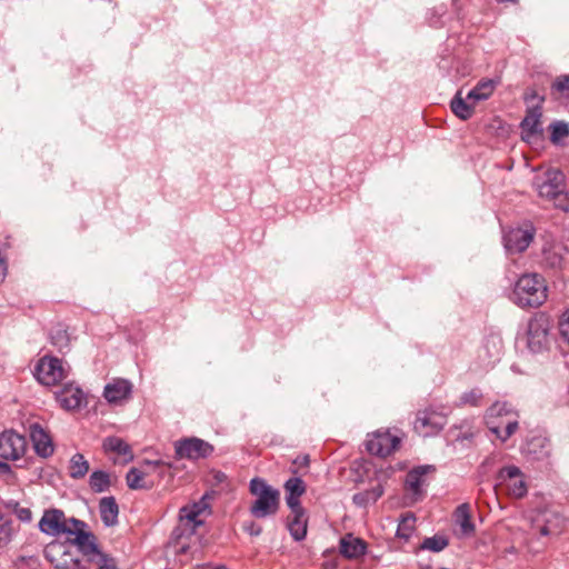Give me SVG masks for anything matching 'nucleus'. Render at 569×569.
Instances as JSON below:
<instances>
[{
  "label": "nucleus",
  "instance_id": "nucleus-22",
  "mask_svg": "<svg viewBox=\"0 0 569 569\" xmlns=\"http://www.w3.org/2000/svg\"><path fill=\"white\" fill-rule=\"evenodd\" d=\"M210 509L209 503L207 502V495H204L199 501L192 503L191 506H184L179 510L180 520H187L193 525V528H197L203 523V520L199 519V517Z\"/></svg>",
  "mask_w": 569,
  "mask_h": 569
},
{
  "label": "nucleus",
  "instance_id": "nucleus-5",
  "mask_svg": "<svg viewBox=\"0 0 569 569\" xmlns=\"http://www.w3.org/2000/svg\"><path fill=\"white\" fill-rule=\"evenodd\" d=\"M533 187L540 198L559 202L566 189V176L557 168H550L533 180Z\"/></svg>",
  "mask_w": 569,
  "mask_h": 569
},
{
  "label": "nucleus",
  "instance_id": "nucleus-45",
  "mask_svg": "<svg viewBox=\"0 0 569 569\" xmlns=\"http://www.w3.org/2000/svg\"><path fill=\"white\" fill-rule=\"evenodd\" d=\"M92 566H96V569H118L116 560L110 555L103 557Z\"/></svg>",
  "mask_w": 569,
  "mask_h": 569
},
{
  "label": "nucleus",
  "instance_id": "nucleus-35",
  "mask_svg": "<svg viewBox=\"0 0 569 569\" xmlns=\"http://www.w3.org/2000/svg\"><path fill=\"white\" fill-rule=\"evenodd\" d=\"M127 485L132 490L147 489L144 483V472L140 469L132 467L126 476Z\"/></svg>",
  "mask_w": 569,
  "mask_h": 569
},
{
  "label": "nucleus",
  "instance_id": "nucleus-40",
  "mask_svg": "<svg viewBox=\"0 0 569 569\" xmlns=\"http://www.w3.org/2000/svg\"><path fill=\"white\" fill-rule=\"evenodd\" d=\"M415 516L408 515L402 518L401 522L398 526L397 536L399 538L409 539L415 529Z\"/></svg>",
  "mask_w": 569,
  "mask_h": 569
},
{
  "label": "nucleus",
  "instance_id": "nucleus-27",
  "mask_svg": "<svg viewBox=\"0 0 569 569\" xmlns=\"http://www.w3.org/2000/svg\"><path fill=\"white\" fill-rule=\"evenodd\" d=\"M497 84L498 81L492 79H482L467 93V99L473 103L487 100L492 96Z\"/></svg>",
  "mask_w": 569,
  "mask_h": 569
},
{
  "label": "nucleus",
  "instance_id": "nucleus-46",
  "mask_svg": "<svg viewBox=\"0 0 569 569\" xmlns=\"http://www.w3.org/2000/svg\"><path fill=\"white\" fill-rule=\"evenodd\" d=\"M14 515L22 522H30L32 519V512L27 507H20L19 505L14 508Z\"/></svg>",
  "mask_w": 569,
  "mask_h": 569
},
{
  "label": "nucleus",
  "instance_id": "nucleus-39",
  "mask_svg": "<svg viewBox=\"0 0 569 569\" xmlns=\"http://www.w3.org/2000/svg\"><path fill=\"white\" fill-rule=\"evenodd\" d=\"M51 343L60 351L69 348V337L64 329L58 328L50 333Z\"/></svg>",
  "mask_w": 569,
  "mask_h": 569
},
{
  "label": "nucleus",
  "instance_id": "nucleus-2",
  "mask_svg": "<svg viewBox=\"0 0 569 569\" xmlns=\"http://www.w3.org/2000/svg\"><path fill=\"white\" fill-rule=\"evenodd\" d=\"M249 490L256 500L250 506V513L258 519L274 516L280 506V492L264 479L256 477L250 480Z\"/></svg>",
  "mask_w": 569,
  "mask_h": 569
},
{
  "label": "nucleus",
  "instance_id": "nucleus-18",
  "mask_svg": "<svg viewBox=\"0 0 569 569\" xmlns=\"http://www.w3.org/2000/svg\"><path fill=\"white\" fill-rule=\"evenodd\" d=\"M443 426L445 418L441 415L429 410L419 412L413 425L415 430L423 437L438 433Z\"/></svg>",
  "mask_w": 569,
  "mask_h": 569
},
{
  "label": "nucleus",
  "instance_id": "nucleus-38",
  "mask_svg": "<svg viewBox=\"0 0 569 569\" xmlns=\"http://www.w3.org/2000/svg\"><path fill=\"white\" fill-rule=\"evenodd\" d=\"M448 546V539L443 536H433L426 538L421 545L422 549L439 552Z\"/></svg>",
  "mask_w": 569,
  "mask_h": 569
},
{
  "label": "nucleus",
  "instance_id": "nucleus-55",
  "mask_svg": "<svg viewBox=\"0 0 569 569\" xmlns=\"http://www.w3.org/2000/svg\"><path fill=\"white\" fill-rule=\"evenodd\" d=\"M217 480L221 481L222 479L226 478V475L222 473V472H218L217 476H216Z\"/></svg>",
  "mask_w": 569,
  "mask_h": 569
},
{
  "label": "nucleus",
  "instance_id": "nucleus-53",
  "mask_svg": "<svg viewBox=\"0 0 569 569\" xmlns=\"http://www.w3.org/2000/svg\"><path fill=\"white\" fill-rule=\"evenodd\" d=\"M11 471V467L7 462L0 461V472L7 473Z\"/></svg>",
  "mask_w": 569,
  "mask_h": 569
},
{
  "label": "nucleus",
  "instance_id": "nucleus-29",
  "mask_svg": "<svg viewBox=\"0 0 569 569\" xmlns=\"http://www.w3.org/2000/svg\"><path fill=\"white\" fill-rule=\"evenodd\" d=\"M455 521L463 536H470L475 532V525L471 520L470 506L468 503H461L457 507Z\"/></svg>",
  "mask_w": 569,
  "mask_h": 569
},
{
  "label": "nucleus",
  "instance_id": "nucleus-24",
  "mask_svg": "<svg viewBox=\"0 0 569 569\" xmlns=\"http://www.w3.org/2000/svg\"><path fill=\"white\" fill-rule=\"evenodd\" d=\"M284 489L287 492L286 502L289 509H297L302 507L299 498L306 492V485L299 477L289 478L284 482Z\"/></svg>",
  "mask_w": 569,
  "mask_h": 569
},
{
  "label": "nucleus",
  "instance_id": "nucleus-23",
  "mask_svg": "<svg viewBox=\"0 0 569 569\" xmlns=\"http://www.w3.org/2000/svg\"><path fill=\"white\" fill-rule=\"evenodd\" d=\"M367 551L366 542L349 533L340 540V553L348 559H357Z\"/></svg>",
  "mask_w": 569,
  "mask_h": 569
},
{
  "label": "nucleus",
  "instance_id": "nucleus-21",
  "mask_svg": "<svg viewBox=\"0 0 569 569\" xmlns=\"http://www.w3.org/2000/svg\"><path fill=\"white\" fill-rule=\"evenodd\" d=\"M287 528L296 541H301L307 536L308 517L303 507L290 509Z\"/></svg>",
  "mask_w": 569,
  "mask_h": 569
},
{
  "label": "nucleus",
  "instance_id": "nucleus-12",
  "mask_svg": "<svg viewBox=\"0 0 569 569\" xmlns=\"http://www.w3.org/2000/svg\"><path fill=\"white\" fill-rule=\"evenodd\" d=\"M400 445V439L390 432H376L366 441V449L369 453L378 457L391 455Z\"/></svg>",
  "mask_w": 569,
  "mask_h": 569
},
{
  "label": "nucleus",
  "instance_id": "nucleus-31",
  "mask_svg": "<svg viewBox=\"0 0 569 569\" xmlns=\"http://www.w3.org/2000/svg\"><path fill=\"white\" fill-rule=\"evenodd\" d=\"M469 99L461 97V91H458L450 102L451 111L461 120H468L473 114V102L469 103Z\"/></svg>",
  "mask_w": 569,
  "mask_h": 569
},
{
  "label": "nucleus",
  "instance_id": "nucleus-52",
  "mask_svg": "<svg viewBox=\"0 0 569 569\" xmlns=\"http://www.w3.org/2000/svg\"><path fill=\"white\" fill-rule=\"evenodd\" d=\"M72 520H77V519L76 518H69V519L66 518V522H69L68 528L71 529L70 530L71 532H66V533L69 536H72V538H73V537H76V530L73 529L74 526L72 523Z\"/></svg>",
  "mask_w": 569,
  "mask_h": 569
},
{
  "label": "nucleus",
  "instance_id": "nucleus-7",
  "mask_svg": "<svg viewBox=\"0 0 569 569\" xmlns=\"http://www.w3.org/2000/svg\"><path fill=\"white\" fill-rule=\"evenodd\" d=\"M71 545L67 542H50L43 550L44 558L54 569H89L81 559L70 550Z\"/></svg>",
  "mask_w": 569,
  "mask_h": 569
},
{
  "label": "nucleus",
  "instance_id": "nucleus-34",
  "mask_svg": "<svg viewBox=\"0 0 569 569\" xmlns=\"http://www.w3.org/2000/svg\"><path fill=\"white\" fill-rule=\"evenodd\" d=\"M89 486L97 493L104 492L110 487V477L106 471L94 470L90 475Z\"/></svg>",
  "mask_w": 569,
  "mask_h": 569
},
{
  "label": "nucleus",
  "instance_id": "nucleus-42",
  "mask_svg": "<svg viewBox=\"0 0 569 569\" xmlns=\"http://www.w3.org/2000/svg\"><path fill=\"white\" fill-rule=\"evenodd\" d=\"M558 327L562 339L569 345V309L561 315Z\"/></svg>",
  "mask_w": 569,
  "mask_h": 569
},
{
  "label": "nucleus",
  "instance_id": "nucleus-20",
  "mask_svg": "<svg viewBox=\"0 0 569 569\" xmlns=\"http://www.w3.org/2000/svg\"><path fill=\"white\" fill-rule=\"evenodd\" d=\"M435 471L431 465L418 466L410 470L406 476V488L416 497L423 495L422 487L427 483L426 477L429 472Z\"/></svg>",
  "mask_w": 569,
  "mask_h": 569
},
{
  "label": "nucleus",
  "instance_id": "nucleus-49",
  "mask_svg": "<svg viewBox=\"0 0 569 569\" xmlns=\"http://www.w3.org/2000/svg\"><path fill=\"white\" fill-rule=\"evenodd\" d=\"M244 530L253 537L260 536L262 532V527L254 521H250L249 523H244Z\"/></svg>",
  "mask_w": 569,
  "mask_h": 569
},
{
  "label": "nucleus",
  "instance_id": "nucleus-19",
  "mask_svg": "<svg viewBox=\"0 0 569 569\" xmlns=\"http://www.w3.org/2000/svg\"><path fill=\"white\" fill-rule=\"evenodd\" d=\"M54 395L58 403L67 411L77 410L86 403V395L78 386L66 385Z\"/></svg>",
  "mask_w": 569,
  "mask_h": 569
},
{
  "label": "nucleus",
  "instance_id": "nucleus-36",
  "mask_svg": "<svg viewBox=\"0 0 569 569\" xmlns=\"http://www.w3.org/2000/svg\"><path fill=\"white\" fill-rule=\"evenodd\" d=\"M550 141L553 144L560 143L561 140L569 137V126L563 121H555L549 126Z\"/></svg>",
  "mask_w": 569,
  "mask_h": 569
},
{
  "label": "nucleus",
  "instance_id": "nucleus-28",
  "mask_svg": "<svg viewBox=\"0 0 569 569\" xmlns=\"http://www.w3.org/2000/svg\"><path fill=\"white\" fill-rule=\"evenodd\" d=\"M102 448L106 452H114L124 457L126 461L133 459L131 447L122 439L116 436L107 437L103 440Z\"/></svg>",
  "mask_w": 569,
  "mask_h": 569
},
{
  "label": "nucleus",
  "instance_id": "nucleus-51",
  "mask_svg": "<svg viewBox=\"0 0 569 569\" xmlns=\"http://www.w3.org/2000/svg\"><path fill=\"white\" fill-rule=\"evenodd\" d=\"M7 276V262L0 257V283H2Z\"/></svg>",
  "mask_w": 569,
  "mask_h": 569
},
{
  "label": "nucleus",
  "instance_id": "nucleus-41",
  "mask_svg": "<svg viewBox=\"0 0 569 569\" xmlns=\"http://www.w3.org/2000/svg\"><path fill=\"white\" fill-rule=\"evenodd\" d=\"M551 90L569 101V74L558 77L552 83Z\"/></svg>",
  "mask_w": 569,
  "mask_h": 569
},
{
  "label": "nucleus",
  "instance_id": "nucleus-8",
  "mask_svg": "<svg viewBox=\"0 0 569 569\" xmlns=\"http://www.w3.org/2000/svg\"><path fill=\"white\" fill-rule=\"evenodd\" d=\"M566 519L556 511H539L531 519V533L539 537H555L561 533Z\"/></svg>",
  "mask_w": 569,
  "mask_h": 569
},
{
  "label": "nucleus",
  "instance_id": "nucleus-14",
  "mask_svg": "<svg viewBox=\"0 0 569 569\" xmlns=\"http://www.w3.org/2000/svg\"><path fill=\"white\" fill-rule=\"evenodd\" d=\"M66 522L64 513L59 509L46 510L39 521V529L41 532L49 536H60L63 532H71Z\"/></svg>",
  "mask_w": 569,
  "mask_h": 569
},
{
  "label": "nucleus",
  "instance_id": "nucleus-17",
  "mask_svg": "<svg viewBox=\"0 0 569 569\" xmlns=\"http://www.w3.org/2000/svg\"><path fill=\"white\" fill-rule=\"evenodd\" d=\"M29 436L38 456L49 458L53 455L54 445L52 438L38 422H33L29 426Z\"/></svg>",
  "mask_w": 569,
  "mask_h": 569
},
{
  "label": "nucleus",
  "instance_id": "nucleus-15",
  "mask_svg": "<svg viewBox=\"0 0 569 569\" xmlns=\"http://www.w3.org/2000/svg\"><path fill=\"white\" fill-rule=\"evenodd\" d=\"M133 386L123 378H114L104 386L103 397L111 405H122L131 398Z\"/></svg>",
  "mask_w": 569,
  "mask_h": 569
},
{
  "label": "nucleus",
  "instance_id": "nucleus-11",
  "mask_svg": "<svg viewBox=\"0 0 569 569\" xmlns=\"http://www.w3.org/2000/svg\"><path fill=\"white\" fill-rule=\"evenodd\" d=\"M27 449V440L13 430H4L0 433V458L4 460L20 459Z\"/></svg>",
  "mask_w": 569,
  "mask_h": 569
},
{
  "label": "nucleus",
  "instance_id": "nucleus-13",
  "mask_svg": "<svg viewBox=\"0 0 569 569\" xmlns=\"http://www.w3.org/2000/svg\"><path fill=\"white\" fill-rule=\"evenodd\" d=\"M535 237V228L529 226L526 229H510L503 236L505 248L509 253L523 252L532 242Z\"/></svg>",
  "mask_w": 569,
  "mask_h": 569
},
{
  "label": "nucleus",
  "instance_id": "nucleus-32",
  "mask_svg": "<svg viewBox=\"0 0 569 569\" xmlns=\"http://www.w3.org/2000/svg\"><path fill=\"white\" fill-rule=\"evenodd\" d=\"M510 416H516L511 406L508 402H496L490 406L486 411V423L489 427L490 421H501Z\"/></svg>",
  "mask_w": 569,
  "mask_h": 569
},
{
  "label": "nucleus",
  "instance_id": "nucleus-56",
  "mask_svg": "<svg viewBox=\"0 0 569 569\" xmlns=\"http://www.w3.org/2000/svg\"><path fill=\"white\" fill-rule=\"evenodd\" d=\"M213 569H228V568H226L224 566H218V567H216Z\"/></svg>",
  "mask_w": 569,
  "mask_h": 569
},
{
  "label": "nucleus",
  "instance_id": "nucleus-26",
  "mask_svg": "<svg viewBox=\"0 0 569 569\" xmlns=\"http://www.w3.org/2000/svg\"><path fill=\"white\" fill-rule=\"evenodd\" d=\"M99 511L101 520L107 527H111L117 523L119 507L114 497H103L99 502Z\"/></svg>",
  "mask_w": 569,
  "mask_h": 569
},
{
  "label": "nucleus",
  "instance_id": "nucleus-1",
  "mask_svg": "<svg viewBox=\"0 0 569 569\" xmlns=\"http://www.w3.org/2000/svg\"><path fill=\"white\" fill-rule=\"evenodd\" d=\"M548 298V286L545 278L536 272L525 273L516 281L511 301L520 308H538Z\"/></svg>",
  "mask_w": 569,
  "mask_h": 569
},
{
  "label": "nucleus",
  "instance_id": "nucleus-33",
  "mask_svg": "<svg viewBox=\"0 0 569 569\" xmlns=\"http://www.w3.org/2000/svg\"><path fill=\"white\" fill-rule=\"evenodd\" d=\"M89 462L82 453H74L69 461V476L72 479H82L89 471Z\"/></svg>",
  "mask_w": 569,
  "mask_h": 569
},
{
  "label": "nucleus",
  "instance_id": "nucleus-54",
  "mask_svg": "<svg viewBox=\"0 0 569 569\" xmlns=\"http://www.w3.org/2000/svg\"><path fill=\"white\" fill-rule=\"evenodd\" d=\"M493 462H495V457H493V456H492V457H488V458H486V459H485V461L482 462V466H483V467H485V466H490V465H491V463H493Z\"/></svg>",
  "mask_w": 569,
  "mask_h": 569
},
{
  "label": "nucleus",
  "instance_id": "nucleus-3",
  "mask_svg": "<svg viewBox=\"0 0 569 569\" xmlns=\"http://www.w3.org/2000/svg\"><path fill=\"white\" fill-rule=\"evenodd\" d=\"M73 529L76 530V537L68 538V542L71 546H76L78 551L83 557V563L89 567V565H93L99 561L103 557L108 556V553L103 552L97 542V537L87 531V523L82 520H72Z\"/></svg>",
  "mask_w": 569,
  "mask_h": 569
},
{
  "label": "nucleus",
  "instance_id": "nucleus-16",
  "mask_svg": "<svg viewBox=\"0 0 569 569\" xmlns=\"http://www.w3.org/2000/svg\"><path fill=\"white\" fill-rule=\"evenodd\" d=\"M542 111L540 106L531 107L520 122L521 138L526 142L539 138L542 134L541 127Z\"/></svg>",
  "mask_w": 569,
  "mask_h": 569
},
{
  "label": "nucleus",
  "instance_id": "nucleus-9",
  "mask_svg": "<svg viewBox=\"0 0 569 569\" xmlns=\"http://www.w3.org/2000/svg\"><path fill=\"white\" fill-rule=\"evenodd\" d=\"M174 450L179 459L198 460L211 456L213 446L200 438L191 437L177 441Z\"/></svg>",
  "mask_w": 569,
  "mask_h": 569
},
{
  "label": "nucleus",
  "instance_id": "nucleus-6",
  "mask_svg": "<svg viewBox=\"0 0 569 569\" xmlns=\"http://www.w3.org/2000/svg\"><path fill=\"white\" fill-rule=\"evenodd\" d=\"M496 480V486L505 488L507 495L513 499H522L528 493L527 477L517 466L500 468Z\"/></svg>",
  "mask_w": 569,
  "mask_h": 569
},
{
  "label": "nucleus",
  "instance_id": "nucleus-25",
  "mask_svg": "<svg viewBox=\"0 0 569 569\" xmlns=\"http://www.w3.org/2000/svg\"><path fill=\"white\" fill-rule=\"evenodd\" d=\"M518 415L510 416L506 420L490 421L488 429L502 442L507 441L518 429Z\"/></svg>",
  "mask_w": 569,
  "mask_h": 569
},
{
  "label": "nucleus",
  "instance_id": "nucleus-30",
  "mask_svg": "<svg viewBox=\"0 0 569 569\" xmlns=\"http://www.w3.org/2000/svg\"><path fill=\"white\" fill-rule=\"evenodd\" d=\"M563 257L561 248L557 246L543 247L540 264L545 269H559L562 266Z\"/></svg>",
  "mask_w": 569,
  "mask_h": 569
},
{
  "label": "nucleus",
  "instance_id": "nucleus-44",
  "mask_svg": "<svg viewBox=\"0 0 569 569\" xmlns=\"http://www.w3.org/2000/svg\"><path fill=\"white\" fill-rule=\"evenodd\" d=\"M12 540V531L8 525H0V549L6 548Z\"/></svg>",
  "mask_w": 569,
  "mask_h": 569
},
{
  "label": "nucleus",
  "instance_id": "nucleus-47",
  "mask_svg": "<svg viewBox=\"0 0 569 569\" xmlns=\"http://www.w3.org/2000/svg\"><path fill=\"white\" fill-rule=\"evenodd\" d=\"M366 491L369 496V500L371 501V503H375L383 495V487L381 483H377L376 486Z\"/></svg>",
  "mask_w": 569,
  "mask_h": 569
},
{
  "label": "nucleus",
  "instance_id": "nucleus-48",
  "mask_svg": "<svg viewBox=\"0 0 569 569\" xmlns=\"http://www.w3.org/2000/svg\"><path fill=\"white\" fill-rule=\"evenodd\" d=\"M352 501L355 505L359 506V507H366L367 505L371 503V501L369 500V496L367 493V491H362V492H358L353 496L352 498Z\"/></svg>",
  "mask_w": 569,
  "mask_h": 569
},
{
  "label": "nucleus",
  "instance_id": "nucleus-10",
  "mask_svg": "<svg viewBox=\"0 0 569 569\" xmlns=\"http://www.w3.org/2000/svg\"><path fill=\"white\" fill-rule=\"evenodd\" d=\"M34 376L37 380L44 386H54L60 382L63 377V368L61 360L54 357H43L36 366Z\"/></svg>",
  "mask_w": 569,
  "mask_h": 569
},
{
  "label": "nucleus",
  "instance_id": "nucleus-4",
  "mask_svg": "<svg viewBox=\"0 0 569 569\" xmlns=\"http://www.w3.org/2000/svg\"><path fill=\"white\" fill-rule=\"evenodd\" d=\"M550 330V319L545 313H537L529 320L527 346L531 352L542 353L550 348L552 341Z\"/></svg>",
  "mask_w": 569,
  "mask_h": 569
},
{
  "label": "nucleus",
  "instance_id": "nucleus-50",
  "mask_svg": "<svg viewBox=\"0 0 569 569\" xmlns=\"http://www.w3.org/2000/svg\"><path fill=\"white\" fill-rule=\"evenodd\" d=\"M556 208L562 210V211H569V191L566 192L563 190V196L559 202H556Z\"/></svg>",
  "mask_w": 569,
  "mask_h": 569
},
{
  "label": "nucleus",
  "instance_id": "nucleus-37",
  "mask_svg": "<svg viewBox=\"0 0 569 569\" xmlns=\"http://www.w3.org/2000/svg\"><path fill=\"white\" fill-rule=\"evenodd\" d=\"M482 392L478 388H473L470 391L463 392L459 399V406H471L479 407L482 400Z\"/></svg>",
  "mask_w": 569,
  "mask_h": 569
},
{
  "label": "nucleus",
  "instance_id": "nucleus-43",
  "mask_svg": "<svg viewBox=\"0 0 569 569\" xmlns=\"http://www.w3.org/2000/svg\"><path fill=\"white\" fill-rule=\"evenodd\" d=\"M40 563L34 557H21L16 562V569H39Z\"/></svg>",
  "mask_w": 569,
  "mask_h": 569
}]
</instances>
